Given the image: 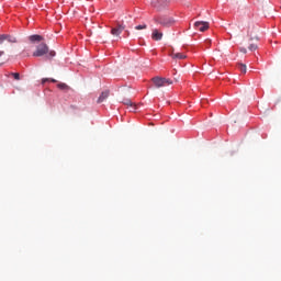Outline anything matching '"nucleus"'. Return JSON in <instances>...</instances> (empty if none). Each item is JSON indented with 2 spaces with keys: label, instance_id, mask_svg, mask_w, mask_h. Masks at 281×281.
<instances>
[{
  "label": "nucleus",
  "instance_id": "obj_19",
  "mask_svg": "<svg viewBox=\"0 0 281 281\" xmlns=\"http://www.w3.org/2000/svg\"><path fill=\"white\" fill-rule=\"evenodd\" d=\"M240 52H243V54H247V48H241Z\"/></svg>",
  "mask_w": 281,
  "mask_h": 281
},
{
  "label": "nucleus",
  "instance_id": "obj_13",
  "mask_svg": "<svg viewBox=\"0 0 281 281\" xmlns=\"http://www.w3.org/2000/svg\"><path fill=\"white\" fill-rule=\"evenodd\" d=\"M10 76H12V78H14V80H21V74H19V72H11Z\"/></svg>",
  "mask_w": 281,
  "mask_h": 281
},
{
  "label": "nucleus",
  "instance_id": "obj_20",
  "mask_svg": "<svg viewBox=\"0 0 281 281\" xmlns=\"http://www.w3.org/2000/svg\"><path fill=\"white\" fill-rule=\"evenodd\" d=\"M126 104H130V106H133V103L131 101H127Z\"/></svg>",
  "mask_w": 281,
  "mask_h": 281
},
{
  "label": "nucleus",
  "instance_id": "obj_18",
  "mask_svg": "<svg viewBox=\"0 0 281 281\" xmlns=\"http://www.w3.org/2000/svg\"><path fill=\"white\" fill-rule=\"evenodd\" d=\"M5 41V34L0 35V45H3V42Z\"/></svg>",
  "mask_w": 281,
  "mask_h": 281
},
{
  "label": "nucleus",
  "instance_id": "obj_7",
  "mask_svg": "<svg viewBox=\"0 0 281 281\" xmlns=\"http://www.w3.org/2000/svg\"><path fill=\"white\" fill-rule=\"evenodd\" d=\"M45 38L41 35H31L29 37V41H31V43H41V41H44Z\"/></svg>",
  "mask_w": 281,
  "mask_h": 281
},
{
  "label": "nucleus",
  "instance_id": "obj_4",
  "mask_svg": "<svg viewBox=\"0 0 281 281\" xmlns=\"http://www.w3.org/2000/svg\"><path fill=\"white\" fill-rule=\"evenodd\" d=\"M123 30H126V26L124 24H117L116 26L111 29L112 36H116L120 38V34H122Z\"/></svg>",
  "mask_w": 281,
  "mask_h": 281
},
{
  "label": "nucleus",
  "instance_id": "obj_16",
  "mask_svg": "<svg viewBox=\"0 0 281 281\" xmlns=\"http://www.w3.org/2000/svg\"><path fill=\"white\" fill-rule=\"evenodd\" d=\"M46 82H56V79H48V78L42 79V85H45Z\"/></svg>",
  "mask_w": 281,
  "mask_h": 281
},
{
  "label": "nucleus",
  "instance_id": "obj_8",
  "mask_svg": "<svg viewBox=\"0 0 281 281\" xmlns=\"http://www.w3.org/2000/svg\"><path fill=\"white\" fill-rule=\"evenodd\" d=\"M106 98H109V90H105V91H103L101 94H100V97H99V99H98V104H102V102H104V100H106Z\"/></svg>",
  "mask_w": 281,
  "mask_h": 281
},
{
  "label": "nucleus",
  "instance_id": "obj_9",
  "mask_svg": "<svg viewBox=\"0 0 281 281\" xmlns=\"http://www.w3.org/2000/svg\"><path fill=\"white\" fill-rule=\"evenodd\" d=\"M4 38L5 41H8V43H18L16 37H14L13 35L4 34Z\"/></svg>",
  "mask_w": 281,
  "mask_h": 281
},
{
  "label": "nucleus",
  "instance_id": "obj_10",
  "mask_svg": "<svg viewBox=\"0 0 281 281\" xmlns=\"http://www.w3.org/2000/svg\"><path fill=\"white\" fill-rule=\"evenodd\" d=\"M171 57L172 58H178L179 60H183V58H187V56L183 55L182 53H172Z\"/></svg>",
  "mask_w": 281,
  "mask_h": 281
},
{
  "label": "nucleus",
  "instance_id": "obj_17",
  "mask_svg": "<svg viewBox=\"0 0 281 281\" xmlns=\"http://www.w3.org/2000/svg\"><path fill=\"white\" fill-rule=\"evenodd\" d=\"M249 49H250V52H256V49H258V45L250 44Z\"/></svg>",
  "mask_w": 281,
  "mask_h": 281
},
{
  "label": "nucleus",
  "instance_id": "obj_2",
  "mask_svg": "<svg viewBox=\"0 0 281 281\" xmlns=\"http://www.w3.org/2000/svg\"><path fill=\"white\" fill-rule=\"evenodd\" d=\"M153 85L156 89H161L164 87H170L172 85V80L164 77H154L151 79Z\"/></svg>",
  "mask_w": 281,
  "mask_h": 281
},
{
  "label": "nucleus",
  "instance_id": "obj_5",
  "mask_svg": "<svg viewBox=\"0 0 281 281\" xmlns=\"http://www.w3.org/2000/svg\"><path fill=\"white\" fill-rule=\"evenodd\" d=\"M155 22L162 25V27H169V25H172V21L168 19H155Z\"/></svg>",
  "mask_w": 281,
  "mask_h": 281
},
{
  "label": "nucleus",
  "instance_id": "obj_12",
  "mask_svg": "<svg viewBox=\"0 0 281 281\" xmlns=\"http://www.w3.org/2000/svg\"><path fill=\"white\" fill-rule=\"evenodd\" d=\"M57 87L61 91H67V89H69V86H67V83H58Z\"/></svg>",
  "mask_w": 281,
  "mask_h": 281
},
{
  "label": "nucleus",
  "instance_id": "obj_6",
  "mask_svg": "<svg viewBox=\"0 0 281 281\" xmlns=\"http://www.w3.org/2000/svg\"><path fill=\"white\" fill-rule=\"evenodd\" d=\"M153 41H161L164 38V33L159 32V30L154 29L151 33Z\"/></svg>",
  "mask_w": 281,
  "mask_h": 281
},
{
  "label": "nucleus",
  "instance_id": "obj_22",
  "mask_svg": "<svg viewBox=\"0 0 281 281\" xmlns=\"http://www.w3.org/2000/svg\"><path fill=\"white\" fill-rule=\"evenodd\" d=\"M126 33H127V36H131V32L126 31Z\"/></svg>",
  "mask_w": 281,
  "mask_h": 281
},
{
  "label": "nucleus",
  "instance_id": "obj_21",
  "mask_svg": "<svg viewBox=\"0 0 281 281\" xmlns=\"http://www.w3.org/2000/svg\"><path fill=\"white\" fill-rule=\"evenodd\" d=\"M3 54H4V52H3V50H0V58H1V56H3Z\"/></svg>",
  "mask_w": 281,
  "mask_h": 281
},
{
  "label": "nucleus",
  "instance_id": "obj_15",
  "mask_svg": "<svg viewBox=\"0 0 281 281\" xmlns=\"http://www.w3.org/2000/svg\"><path fill=\"white\" fill-rule=\"evenodd\" d=\"M150 4L153 8H159V0H151Z\"/></svg>",
  "mask_w": 281,
  "mask_h": 281
},
{
  "label": "nucleus",
  "instance_id": "obj_3",
  "mask_svg": "<svg viewBox=\"0 0 281 281\" xmlns=\"http://www.w3.org/2000/svg\"><path fill=\"white\" fill-rule=\"evenodd\" d=\"M195 30H199V32H207L210 30V23L209 22H203V21H198L194 23Z\"/></svg>",
  "mask_w": 281,
  "mask_h": 281
},
{
  "label": "nucleus",
  "instance_id": "obj_14",
  "mask_svg": "<svg viewBox=\"0 0 281 281\" xmlns=\"http://www.w3.org/2000/svg\"><path fill=\"white\" fill-rule=\"evenodd\" d=\"M135 30H148V25H146L145 23L140 24V25H136Z\"/></svg>",
  "mask_w": 281,
  "mask_h": 281
},
{
  "label": "nucleus",
  "instance_id": "obj_1",
  "mask_svg": "<svg viewBox=\"0 0 281 281\" xmlns=\"http://www.w3.org/2000/svg\"><path fill=\"white\" fill-rule=\"evenodd\" d=\"M33 56L35 58H41V56H47V58H54V56H56V52L49 50V46H47V44L45 43H42L36 47L35 52L33 53Z\"/></svg>",
  "mask_w": 281,
  "mask_h": 281
},
{
  "label": "nucleus",
  "instance_id": "obj_11",
  "mask_svg": "<svg viewBox=\"0 0 281 281\" xmlns=\"http://www.w3.org/2000/svg\"><path fill=\"white\" fill-rule=\"evenodd\" d=\"M237 67L241 74H247V65L238 64Z\"/></svg>",
  "mask_w": 281,
  "mask_h": 281
}]
</instances>
